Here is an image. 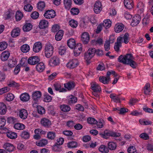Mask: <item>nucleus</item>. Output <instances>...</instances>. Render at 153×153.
<instances>
[{
	"instance_id": "nucleus-1",
	"label": "nucleus",
	"mask_w": 153,
	"mask_h": 153,
	"mask_svg": "<svg viewBox=\"0 0 153 153\" xmlns=\"http://www.w3.org/2000/svg\"><path fill=\"white\" fill-rule=\"evenodd\" d=\"M134 59L132 54H127L125 55L120 56L118 58V61L124 64L129 65L132 68H134L137 66V64Z\"/></svg>"
},
{
	"instance_id": "nucleus-2",
	"label": "nucleus",
	"mask_w": 153,
	"mask_h": 153,
	"mask_svg": "<svg viewBox=\"0 0 153 153\" xmlns=\"http://www.w3.org/2000/svg\"><path fill=\"white\" fill-rule=\"evenodd\" d=\"M68 46L71 49L74 48V54L75 56H79L82 50L81 44L79 43L76 45L75 40L73 39H71L67 41Z\"/></svg>"
},
{
	"instance_id": "nucleus-3",
	"label": "nucleus",
	"mask_w": 153,
	"mask_h": 153,
	"mask_svg": "<svg viewBox=\"0 0 153 153\" xmlns=\"http://www.w3.org/2000/svg\"><path fill=\"white\" fill-rule=\"evenodd\" d=\"M42 95L40 91H36L34 92L32 94L33 106V107L37 106L39 103V100Z\"/></svg>"
},
{
	"instance_id": "nucleus-4",
	"label": "nucleus",
	"mask_w": 153,
	"mask_h": 153,
	"mask_svg": "<svg viewBox=\"0 0 153 153\" xmlns=\"http://www.w3.org/2000/svg\"><path fill=\"white\" fill-rule=\"evenodd\" d=\"M54 48L52 45L50 43H47L45 46V54L46 57L50 58L53 54Z\"/></svg>"
},
{
	"instance_id": "nucleus-5",
	"label": "nucleus",
	"mask_w": 153,
	"mask_h": 153,
	"mask_svg": "<svg viewBox=\"0 0 153 153\" xmlns=\"http://www.w3.org/2000/svg\"><path fill=\"white\" fill-rule=\"evenodd\" d=\"M79 64L78 60L77 59H73L70 60L67 64V67L70 69L76 67Z\"/></svg>"
},
{
	"instance_id": "nucleus-6",
	"label": "nucleus",
	"mask_w": 153,
	"mask_h": 153,
	"mask_svg": "<svg viewBox=\"0 0 153 153\" xmlns=\"http://www.w3.org/2000/svg\"><path fill=\"white\" fill-rule=\"evenodd\" d=\"M96 53V49L94 48H90L88 50L87 53L85 56V59L86 60H90L94 56Z\"/></svg>"
},
{
	"instance_id": "nucleus-7",
	"label": "nucleus",
	"mask_w": 153,
	"mask_h": 153,
	"mask_svg": "<svg viewBox=\"0 0 153 153\" xmlns=\"http://www.w3.org/2000/svg\"><path fill=\"white\" fill-rule=\"evenodd\" d=\"M102 5L101 2L99 1H96L94 6V12L97 13H99L102 10Z\"/></svg>"
},
{
	"instance_id": "nucleus-8",
	"label": "nucleus",
	"mask_w": 153,
	"mask_h": 153,
	"mask_svg": "<svg viewBox=\"0 0 153 153\" xmlns=\"http://www.w3.org/2000/svg\"><path fill=\"white\" fill-rule=\"evenodd\" d=\"M46 18L50 19L53 18L56 16V14L55 11L53 10H49L46 11L44 14Z\"/></svg>"
},
{
	"instance_id": "nucleus-9",
	"label": "nucleus",
	"mask_w": 153,
	"mask_h": 153,
	"mask_svg": "<svg viewBox=\"0 0 153 153\" xmlns=\"http://www.w3.org/2000/svg\"><path fill=\"white\" fill-rule=\"evenodd\" d=\"M49 63L52 66H56L59 63V58L57 56H54L50 59Z\"/></svg>"
},
{
	"instance_id": "nucleus-10",
	"label": "nucleus",
	"mask_w": 153,
	"mask_h": 153,
	"mask_svg": "<svg viewBox=\"0 0 153 153\" xmlns=\"http://www.w3.org/2000/svg\"><path fill=\"white\" fill-rule=\"evenodd\" d=\"M123 42V38L121 36H119L117 39V42H115L114 46V48L115 50L118 52L119 51V48L122 46V43Z\"/></svg>"
},
{
	"instance_id": "nucleus-11",
	"label": "nucleus",
	"mask_w": 153,
	"mask_h": 153,
	"mask_svg": "<svg viewBox=\"0 0 153 153\" xmlns=\"http://www.w3.org/2000/svg\"><path fill=\"white\" fill-rule=\"evenodd\" d=\"M39 61V59L37 56H33L30 57L28 60V64L31 65L36 64Z\"/></svg>"
},
{
	"instance_id": "nucleus-12",
	"label": "nucleus",
	"mask_w": 153,
	"mask_h": 153,
	"mask_svg": "<svg viewBox=\"0 0 153 153\" xmlns=\"http://www.w3.org/2000/svg\"><path fill=\"white\" fill-rule=\"evenodd\" d=\"M91 88L94 92H100L101 91V88L100 86L95 82H92L91 84Z\"/></svg>"
},
{
	"instance_id": "nucleus-13",
	"label": "nucleus",
	"mask_w": 153,
	"mask_h": 153,
	"mask_svg": "<svg viewBox=\"0 0 153 153\" xmlns=\"http://www.w3.org/2000/svg\"><path fill=\"white\" fill-rule=\"evenodd\" d=\"M124 28V25L122 23H118L114 26V30L116 33H119L123 30Z\"/></svg>"
},
{
	"instance_id": "nucleus-14",
	"label": "nucleus",
	"mask_w": 153,
	"mask_h": 153,
	"mask_svg": "<svg viewBox=\"0 0 153 153\" xmlns=\"http://www.w3.org/2000/svg\"><path fill=\"white\" fill-rule=\"evenodd\" d=\"M42 45L40 42H37L34 43L33 47V51L37 53L39 52L42 49Z\"/></svg>"
},
{
	"instance_id": "nucleus-15",
	"label": "nucleus",
	"mask_w": 153,
	"mask_h": 153,
	"mask_svg": "<svg viewBox=\"0 0 153 153\" xmlns=\"http://www.w3.org/2000/svg\"><path fill=\"white\" fill-rule=\"evenodd\" d=\"M3 147L4 149L9 152L13 151L15 148L13 144L10 143H4L3 145Z\"/></svg>"
},
{
	"instance_id": "nucleus-16",
	"label": "nucleus",
	"mask_w": 153,
	"mask_h": 153,
	"mask_svg": "<svg viewBox=\"0 0 153 153\" xmlns=\"http://www.w3.org/2000/svg\"><path fill=\"white\" fill-rule=\"evenodd\" d=\"M90 36L87 32L83 33L82 35L81 40L84 44H87L89 41Z\"/></svg>"
},
{
	"instance_id": "nucleus-17",
	"label": "nucleus",
	"mask_w": 153,
	"mask_h": 153,
	"mask_svg": "<svg viewBox=\"0 0 153 153\" xmlns=\"http://www.w3.org/2000/svg\"><path fill=\"white\" fill-rule=\"evenodd\" d=\"M19 115L21 119H25L27 117L28 115L27 111L25 109H21L19 110Z\"/></svg>"
},
{
	"instance_id": "nucleus-18",
	"label": "nucleus",
	"mask_w": 153,
	"mask_h": 153,
	"mask_svg": "<svg viewBox=\"0 0 153 153\" xmlns=\"http://www.w3.org/2000/svg\"><path fill=\"white\" fill-rule=\"evenodd\" d=\"M64 87L68 90H71L75 86V82L73 81H71L64 84Z\"/></svg>"
},
{
	"instance_id": "nucleus-19",
	"label": "nucleus",
	"mask_w": 153,
	"mask_h": 153,
	"mask_svg": "<svg viewBox=\"0 0 153 153\" xmlns=\"http://www.w3.org/2000/svg\"><path fill=\"white\" fill-rule=\"evenodd\" d=\"M124 4L125 6L128 9H132L134 5L132 0H124Z\"/></svg>"
},
{
	"instance_id": "nucleus-20",
	"label": "nucleus",
	"mask_w": 153,
	"mask_h": 153,
	"mask_svg": "<svg viewBox=\"0 0 153 153\" xmlns=\"http://www.w3.org/2000/svg\"><path fill=\"white\" fill-rule=\"evenodd\" d=\"M20 100L23 102H26L28 101L30 99L29 94L26 93H24L22 94L20 96Z\"/></svg>"
},
{
	"instance_id": "nucleus-21",
	"label": "nucleus",
	"mask_w": 153,
	"mask_h": 153,
	"mask_svg": "<svg viewBox=\"0 0 153 153\" xmlns=\"http://www.w3.org/2000/svg\"><path fill=\"white\" fill-rule=\"evenodd\" d=\"M48 25V21L45 20H42L40 22L39 27L40 29H44L47 27Z\"/></svg>"
},
{
	"instance_id": "nucleus-22",
	"label": "nucleus",
	"mask_w": 153,
	"mask_h": 153,
	"mask_svg": "<svg viewBox=\"0 0 153 153\" xmlns=\"http://www.w3.org/2000/svg\"><path fill=\"white\" fill-rule=\"evenodd\" d=\"M20 29L19 28L14 29L11 32V36L12 37H16L20 35Z\"/></svg>"
},
{
	"instance_id": "nucleus-23",
	"label": "nucleus",
	"mask_w": 153,
	"mask_h": 153,
	"mask_svg": "<svg viewBox=\"0 0 153 153\" xmlns=\"http://www.w3.org/2000/svg\"><path fill=\"white\" fill-rule=\"evenodd\" d=\"M10 56V53L8 51H5L3 52L1 55V59L3 61L7 60Z\"/></svg>"
},
{
	"instance_id": "nucleus-24",
	"label": "nucleus",
	"mask_w": 153,
	"mask_h": 153,
	"mask_svg": "<svg viewBox=\"0 0 153 153\" xmlns=\"http://www.w3.org/2000/svg\"><path fill=\"white\" fill-rule=\"evenodd\" d=\"M7 137L11 139H15L17 137V133L11 131H9L6 132Z\"/></svg>"
},
{
	"instance_id": "nucleus-25",
	"label": "nucleus",
	"mask_w": 153,
	"mask_h": 153,
	"mask_svg": "<svg viewBox=\"0 0 153 153\" xmlns=\"http://www.w3.org/2000/svg\"><path fill=\"white\" fill-rule=\"evenodd\" d=\"M53 86L55 89L56 91H59L60 92H64L66 91V90L63 88H61V86L60 84L59 83H55L53 85Z\"/></svg>"
},
{
	"instance_id": "nucleus-26",
	"label": "nucleus",
	"mask_w": 153,
	"mask_h": 153,
	"mask_svg": "<svg viewBox=\"0 0 153 153\" xmlns=\"http://www.w3.org/2000/svg\"><path fill=\"white\" fill-rule=\"evenodd\" d=\"M111 131L106 130L103 132L100 133L99 134L102 137L106 139L108 137L111 136Z\"/></svg>"
},
{
	"instance_id": "nucleus-27",
	"label": "nucleus",
	"mask_w": 153,
	"mask_h": 153,
	"mask_svg": "<svg viewBox=\"0 0 153 153\" xmlns=\"http://www.w3.org/2000/svg\"><path fill=\"white\" fill-rule=\"evenodd\" d=\"M20 136L23 139H28L30 137V133L26 131H23L21 132Z\"/></svg>"
},
{
	"instance_id": "nucleus-28",
	"label": "nucleus",
	"mask_w": 153,
	"mask_h": 153,
	"mask_svg": "<svg viewBox=\"0 0 153 153\" xmlns=\"http://www.w3.org/2000/svg\"><path fill=\"white\" fill-rule=\"evenodd\" d=\"M32 25L29 23H26L23 27V30L24 32H28L30 31L32 27Z\"/></svg>"
},
{
	"instance_id": "nucleus-29",
	"label": "nucleus",
	"mask_w": 153,
	"mask_h": 153,
	"mask_svg": "<svg viewBox=\"0 0 153 153\" xmlns=\"http://www.w3.org/2000/svg\"><path fill=\"white\" fill-rule=\"evenodd\" d=\"M45 68L44 64L42 62L39 63L36 66V70L39 72H42L45 69Z\"/></svg>"
},
{
	"instance_id": "nucleus-30",
	"label": "nucleus",
	"mask_w": 153,
	"mask_h": 153,
	"mask_svg": "<svg viewBox=\"0 0 153 153\" xmlns=\"http://www.w3.org/2000/svg\"><path fill=\"white\" fill-rule=\"evenodd\" d=\"M110 97L115 102H120V98L119 95H116L114 94L110 95Z\"/></svg>"
},
{
	"instance_id": "nucleus-31",
	"label": "nucleus",
	"mask_w": 153,
	"mask_h": 153,
	"mask_svg": "<svg viewBox=\"0 0 153 153\" xmlns=\"http://www.w3.org/2000/svg\"><path fill=\"white\" fill-rule=\"evenodd\" d=\"M41 123V124L45 127H48L51 124V122L48 119L43 118L42 119Z\"/></svg>"
},
{
	"instance_id": "nucleus-32",
	"label": "nucleus",
	"mask_w": 153,
	"mask_h": 153,
	"mask_svg": "<svg viewBox=\"0 0 153 153\" xmlns=\"http://www.w3.org/2000/svg\"><path fill=\"white\" fill-rule=\"evenodd\" d=\"M63 35V31L62 30H60L58 31L57 33L55 35V39L57 41L60 40Z\"/></svg>"
},
{
	"instance_id": "nucleus-33",
	"label": "nucleus",
	"mask_w": 153,
	"mask_h": 153,
	"mask_svg": "<svg viewBox=\"0 0 153 153\" xmlns=\"http://www.w3.org/2000/svg\"><path fill=\"white\" fill-rule=\"evenodd\" d=\"M99 81L104 84H108L110 81V77L100 76L99 77Z\"/></svg>"
},
{
	"instance_id": "nucleus-34",
	"label": "nucleus",
	"mask_w": 153,
	"mask_h": 153,
	"mask_svg": "<svg viewBox=\"0 0 153 153\" xmlns=\"http://www.w3.org/2000/svg\"><path fill=\"white\" fill-rule=\"evenodd\" d=\"M68 99L69 104L75 103L77 101V98L73 95L68 97Z\"/></svg>"
},
{
	"instance_id": "nucleus-35",
	"label": "nucleus",
	"mask_w": 153,
	"mask_h": 153,
	"mask_svg": "<svg viewBox=\"0 0 153 153\" xmlns=\"http://www.w3.org/2000/svg\"><path fill=\"white\" fill-rule=\"evenodd\" d=\"M7 111L6 105L3 103H0V114H4Z\"/></svg>"
},
{
	"instance_id": "nucleus-36",
	"label": "nucleus",
	"mask_w": 153,
	"mask_h": 153,
	"mask_svg": "<svg viewBox=\"0 0 153 153\" xmlns=\"http://www.w3.org/2000/svg\"><path fill=\"white\" fill-rule=\"evenodd\" d=\"M48 143L47 140L45 139H43L39 141L36 142V144L37 146L43 147L45 146Z\"/></svg>"
},
{
	"instance_id": "nucleus-37",
	"label": "nucleus",
	"mask_w": 153,
	"mask_h": 153,
	"mask_svg": "<svg viewBox=\"0 0 153 153\" xmlns=\"http://www.w3.org/2000/svg\"><path fill=\"white\" fill-rule=\"evenodd\" d=\"M140 13V15L139 14H137L135 15L133 17V19H148L149 18V15H146L145 17H144L143 14Z\"/></svg>"
},
{
	"instance_id": "nucleus-38",
	"label": "nucleus",
	"mask_w": 153,
	"mask_h": 153,
	"mask_svg": "<svg viewBox=\"0 0 153 153\" xmlns=\"http://www.w3.org/2000/svg\"><path fill=\"white\" fill-rule=\"evenodd\" d=\"M102 24L105 28H108L111 26V22L110 20H104L103 23Z\"/></svg>"
},
{
	"instance_id": "nucleus-39",
	"label": "nucleus",
	"mask_w": 153,
	"mask_h": 153,
	"mask_svg": "<svg viewBox=\"0 0 153 153\" xmlns=\"http://www.w3.org/2000/svg\"><path fill=\"white\" fill-rule=\"evenodd\" d=\"M64 4L66 9L68 10L70 9L72 4L71 0H64Z\"/></svg>"
},
{
	"instance_id": "nucleus-40",
	"label": "nucleus",
	"mask_w": 153,
	"mask_h": 153,
	"mask_svg": "<svg viewBox=\"0 0 153 153\" xmlns=\"http://www.w3.org/2000/svg\"><path fill=\"white\" fill-rule=\"evenodd\" d=\"M99 151L103 153H108L109 152L108 148L104 145H101L99 148Z\"/></svg>"
},
{
	"instance_id": "nucleus-41",
	"label": "nucleus",
	"mask_w": 153,
	"mask_h": 153,
	"mask_svg": "<svg viewBox=\"0 0 153 153\" xmlns=\"http://www.w3.org/2000/svg\"><path fill=\"white\" fill-rule=\"evenodd\" d=\"M29 46L27 44H24L21 47V50L23 53H27L30 50Z\"/></svg>"
},
{
	"instance_id": "nucleus-42",
	"label": "nucleus",
	"mask_w": 153,
	"mask_h": 153,
	"mask_svg": "<svg viewBox=\"0 0 153 153\" xmlns=\"http://www.w3.org/2000/svg\"><path fill=\"white\" fill-rule=\"evenodd\" d=\"M24 17V14L20 10H17L15 14L16 19H22Z\"/></svg>"
},
{
	"instance_id": "nucleus-43",
	"label": "nucleus",
	"mask_w": 153,
	"mask_h": 153,
	"mask_svg": "<svg viewBox=\"0 0 153 153\" xmlns=\"http://www.w3.org/2000/svg\"><path fill=\"white\" fill-rule=\"evenodd\" d=\"M70 26L73 28H76L78 26V22L75 20H70L69 22Z\"/></svg>"
},
{
	"instance_id": "nucleus-44",
	"label": "nucleus",
	"mask_w": 153,
	"mask_h": 153,
	"mask_svg": "<svg viewBox=\"0 0 153 153\" xmlns=\"http://www.w3.org/2000/svg\"><path fill=\"white\" fill-rule=\"evenodd\" d=\"M45 7V4L43 1H40L37 4V7L39 10L42 11Z\"/></svg>"
},
{
	"instance_id": "nucleus-45",
	"label": "nucleus",
	"mask_w": 153,
	"mask_h": 153,
	"mask_svg": "<svg viewBox=\"0 0 153 153\" xmlns=\"http://www.w3.org/2000/svg\"><path fill=\"white\" fill-rule=\"evenodd\" d=\"M60 108L61 110L64 112H68L71 110L70 107L68 105H62L60 106Z\"/></svg>"
},
{
	"instance_id": "nucleus-46",
	"label": "nucleus",
	"mask_w": 153,
	"mask_h": 153,
	"mask_svg": "<svg viewBox=\"0 0 153 153\" xmlns=\"http://www.w3.org/2000/svg\"><path fill=\"white\" fill-rule=\"evenodd\" d=\"M144 5L142 2H140L138 3L137 7L139 9L138 10V12L143 13L144 11Z\"/></svg>"
},
{
	"instance_id": "nucleus-47",
	"label": "nucleus",
	"mask_w": 153,
	"mask_h": 153,
	"mask_svg": "<svg viewBox=\"0 0 153 153\" xmlns=\"http://www.w3.org/2000/svg\"><path fill=\"white\" fill-rule=\"evenodd\" d=\"M150 85L148 83L146 84L144 88V91L145 94L148 95L150 91Z\"/></svg>"
},
{
	"instance_id": "nucleus-48",
	"label": "nucleus",
	"mask_w": 153,
	"mask_h": 153,
	"mask_svg": "<svg viewBox=\"0 0 153 153\" xmlns=\"http://www.w3.org/2000/svg\"><path fill=\"white\" fill-rule=\"evenodd\" d=\"M67 48L65 46H60L59 49V53L61 55H64L66 53Z\"/></svg>"
},
{
	"instance_id": "nucleus-49",
	"label": "nucleus",
	"mask_w": 153,
	"mask_h": 153,
	"mask_svg": "<svg viewBox=\"0 0 153 153\" xmlns=\"http://www.w3.org/2000/svg\"><path fill=\"white\" fill-rule=\"evenodd\" d=\"M14 128L17 130H23L25 128V125L20 123H17L14 126Z\"/></svg>"
},
{
	"instance_id": "nucleus-50",
	"label": "nucleus",
	"mask_w": 153,
	"mask_h": 153,
	"mask_svg": "<svg viewBox=\"0 0 153 153\" xmlns=\"http://www.w3.org/2000/svg\"><path fill=\"white\" fill-rule=\"evenodd\" d=\"M55 137L56 134L54 132L49 131L47 134V137L50 139L53 140L55 138Z\"/></svg>"
},
{
	"instance_id": "nucleus-51",
	"label": "nucleus",
	"mask_w": 153,
	"mask_h": 153,
	"mask_svg": "<svg viewBox=\"0 0 153 153\" xmlns=\"http://www.w3.org/2000/svg\"><path fill=\"white\" fill-rule=\"evenodd\" d=\"M108 146L110 150H113L116 148L117 145L116 143L114 142H109L108 143Z\"/></svg>"
},
{
	"instance_id": "nucleus-52",
	"label": "nucleus",
	"mask_w": 153,
	"mask_h": 153,
	"mask_svg": "<svg viewBox=\"0 0 153 153\" xmlns=\"http://www.w3.org/2000/svg\"><path fill=\"white\" fill-rule=\"evenodd\" d=\"M97 125L99 128H102L103 126L105 124V122L102 119H100L97 122Z\"/></svg>"
},
{
	"instance_id": "nucleus-53",
	"label": "nucleus",
	"mask_w": 153,
	"mask_h": 153,
	"mask_svg": "<svg viewBox=\"0 0 153 153\" xmlns=\"http://www.w3.org/2000/svg\"><path fill=\"white\" fill-rule=\"evenodd\" d=\"M123 38V42L125 44H127L129 41V34L126 33H125Z\"/></svg>"
},
{
	"instance_id": "nucleus-54",
	"label": "nucleus",
	"mask_w": 153,
	"mask_h": 153,
	"mask_svg": "<svg viewBox=\"0 0 153 153\" xmlns=\"http://www.w3.org/2000/svg\"><path fill=\"white\" fill-rule=\"evenodd\" d=\"M7 46V44L5 42H0V51H2L5 49Z\"/></svg>"
},
{
	"instance_id": "nucleus-55",
	"label": "nucleus",
	"mask_w": 153,
	"mask_h": 153,
	"mask_svg": "<svg viewBox=\"0 0 153 153\" xmlns=\"http://www.w3.org/2000/svg\"><path fill=\"white\" fill-rule=\"evenodd\" d=\"M77 143L74 141H72L68 143L67 146L68 148H76L77 146Z\"/></svg>"
},
{
	"instance_id": "nucleus-56",
	"label": "nucleus",
	"mask_w": 153,
	"mask_h": 153,
	"mask_svg": "<svg viewBox=\"0 0 153 153\" xmlns=\"http://www.w3.org/2000/svg\"><path fill=\"white\" fill-rule=\"evenodd\" d=\"M37 107V111L38 113L40 114H42L45 113V110L44 108L40 106H38L37 105V106L36 107Z\"/></svg>"
},
{
	"instance_id": "nucleus-57",
	"label": "nucleus",
	"mask_w": 153,
	"mask_h": 153,
	"mask_svg": "<svg viewBox=\"0 0 153 153\" xmlns=\"http://www.w3.org/2000/svg\"><path fill=\"white\" fill-rule=\"evenodd\" d=\"M14 97V96L13 94L9 93L7 94L5 99L6 100L10 102L12 101L13 100Z\"/></svg>"
},
{
	"instance_id": "nucleus-58",
	"label": "nucleus",
	"mask_w": 153,
	"mask_h": 153,
	"mask_svg": "<svg viewBox=\"0 0 153 153\" xmlns=\"http://www.w3.org/2000/svg\"><path fill=\"white\" fill-rule=\"evenodd\" d=\"M52 99L51 97L48 94H45L44 95V101L46 102H49L51 101Z\"/></svg>"
},
{
	"instance_id": "nucleus-59",
	"label": "nucleus",
	"mask_w": 153,
	"mask_h": 153,
	"mask_svg": "<svg viewBox=\"0 0 153 153\" xmlns=\"http://www.w3.org/2000/svg\"><path fill=\"white\" fill-rule=\"evenodd\" d=\"M24 9L26 11L30 12L32 10L33 7L30 4H27L24 6Z\"/></svg>"
},
{
	"instance_id": "nucleus-60",
	"label": "nucleus",
	"mask_w": 153,
	"mask_h": 153,
	"mask_svg": "<svg viewBox=\"0 0 153 153\" xmlns=\"http://www.w3.org/2000/svg\"><path fill=\"white\" fill-rule=\"evenodd\" d=\"M104 49L106 51H108L110 49V45L109 41H106L104 44Z\"/></svg>"
},
{
	"instance_id": "nucleus-61",
	"label": "nucleus",
	"mask_w": 153,
	"mask_h": 153,
	"mask_svg": "<svg viewBox=\"0 0 153 153\" xmlns=\"http://www.w3.org/2000/svg\"><path fill=\"white\" fill-rule=\"evenodd\" d=\"M10 88L7 87H5L0 89V95L9 91Z\"/></svg>"
},
{
	"instance_id": "nucleus-62",
	"label": "nucleus",
	"mask_w": 153,
	"mask_h": 153,
	"mask_svg": "<svg viewBox=\"0 0 153 153\" xmlns=\"http://www.w3.org/2000/svg\"><path fill=\"white\" fill-rule=\"evenodd\" d=\"M60 146L57 143L55 144L53 146V150L56 152H60L61 150Z\"/></svg>"
},
{
	"instance_id": "nucleus-63",
	"label": "nucleus",
	"mask_w": 153,
	"mask_h": 153,
	"mask_svg": "<svg viewBox=\"0 0 153 153\" xmlns=\"http://www.w3.org/2000/svg\"><path fill=\"white\" fill-rule=\"evenodd\" d=\"M87 121L89 124H94L96 123L97 121L93 118L89 117L87 119Z\"/></svg>"
},
{
	"instance_id": "nucleus-64",
	"label": "nucleus",
	"mask_w": 153,
	"mask_h": 153,
	"mask_svg": "<svg viewBox=\"0 0 153 153\" xmlns=\"http://www.w3.org/2000/svg\"><path fill=\"white\" fill-rule=\"evenodd\" d=\"M59 29V26L57 24H55L52 26L51 30L52 32L55 33Z\"/></svg>"
}]
</instances>
